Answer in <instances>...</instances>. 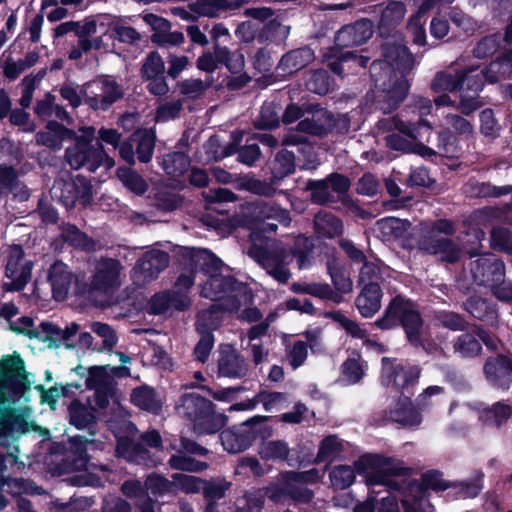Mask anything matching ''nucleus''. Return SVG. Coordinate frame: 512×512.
I'll list each match as a JSON object with an SVG mask.
<instances>
[{
	"label": "nucleus",
	"mask_w": 512,
	"mask_h": 512,
	"mask_svg": "<svg viewBox=\"0 0 512 512\" xmlns=\"http://www.w3.org/2000/svg\"><path fill=\"white\" fill-rule=\"evenodd\" d=\"M383 55V60L372 63L370 71L375 87L383 93L379 97L387 100V105L381 106L386 111L394 109L406 97L409 83L405 73L412 69L414 59L404 45L396 43H386Z\"/></svg>",
	"instance_id": "f257e3e1"
},
{
	"label": "nucleus",
	"mask_w": 512,
	"mask_h": 512,
	"mask_svg": "<svg viewBox=\"0 0 512 512\" xmlns=\"http://www.w3.org/2000/svg\"><path fill=\"white\" fill-rule=\"evenodd\" d=\"M311 251V240L300 235L295 238L293 247L282 241H267L264 245H253L248 255L274 280L284 284L291 277L289 265L293 257L297 258L299 268L304 269L311 264Z\"/></svg>",
	"instance_id": "f03ea898"
},
{
	"label": "nucleus",
	"mask_w": 512,
	"mask_h": 512,
	"mask_svg": "<svg viewBox=\"0 0 512 512\" xmlns=\"http://www.w3.org/2000/svg\"><path fill=\"white\" fill-rule=\"evenodd\" d=\"M190 261L196 269L209 274L201 289V295L214 303L222 305L228 312L239 309L241 299L246 298V288L230 276L222 275V261L205 249H189Z\"/></svg>",
	"instance_id": "7ed1b4c3"
},
{
	"label": "nucleus",
	"mask_w": 512,
	"mask_h": 512,
	"mask_svg": "<svg viewBox=\"0 0 512 512\" xmlns=\"http://www.w3.org/2000/svg\"><path fill=\"white\" fill-rule=\"evenodd\" d=\"M473 65L462 67L458 61L452 70L438 72L432 82L431 90L436 96L434 103L436 106H452L449 93L459 91L460 109L464 114H469L480 107L478 93L483 88L482 78Z\"/></svg>",
	"instance_id": "20e7f679"
},
{
	"label": "nucleus",
	"mask_w": 512,
	"mask_h": 512,
	"mask_svg": "<svg viewBox=\"0 0 512 512\" xmlns=\"http://www.w3.org/2000/svg\"><path fill=\"white\" fill-rule=\"evenodd\" d=\"M407 471L403 462L380 454L361 456L354 466L338 465L330 472L333 487L345 489L355 480V474H363L365 482L371 489L374 486H390L391 475H401Z\"/></svg>",
	"instance_id": "39448f33"
},
{
	"label": "nucleus",
	"mask_w": 512,
	"mask_h": 512,
	"mask_svg": "<svg viewBox=\"0 0 512 512\" xmlns=\"http://www.w3.org/2000/svg\"><path fill=\"white\" fill-rule=\"evenodd\" d=\"M69 139L73 140V144L67 147L65 157L72 168H86L95 172L100 166L106 169L114 166V160L106 154L100 143L92 145L95 139L94 127L83 126L79 129V134L74 131Z\"/></svg>",
	"instance_id": "423d86ee"
},
{
	"label": "nucleus",
	"mask_w": 512,
	"mask_h": 512,
	"mask_svg": "<svg viewBox=\"0 0 512 512\" xmlns=\"http://www.w3.org/2000/svg\"><path fill=\"white\" fill-rule=\"evenodd\" d=\"M401 323L412 344H419L422 333V320L412 303L396 296L385 310L384 316L375 322L381 329H390Z\"/></svg>",
	"instance_id": "0eeeda50"
},
{
	"label": "nucleus",
	"mask_w": 512,
	"mask_h": 512,
	"mask_svg": "<svg viewBox=\"0 0 512 512\" xmlns=\"http://www.w3.org/2000/svg\"><path fill=\"white\" fill-rule=\"evenodd\" d=\"M10 327L18 334L48 342L49 347L73 346L72 337L78 330V324L76 323H71L65 329L49 322H42L39 327H36L34 321L29 317L12 321Z\"/></svg>",
	"instance_id": "6e6552de"
},
{
	"label": "nucleus",
	"mask_w": 512,
	"mask_h": 512,
	"mask_svg": "<svg viewBox=\"0 0 512 512\" xmlns=\"http://www.w3.org/2000/svg\"><path fill=\"white\" fill-rule=\"evenodd\" d=\"M419 375L420 370L417 366L389 358L382 359L381 383L395 396L405 395V392L417 382Z\"/></svg>",
	"instance_id": "1a4fd4ad"
},
{
	"label": "nucleus",
	"mask_w": 512,
	"mask_h": 512,
	"mask_svg": "<svg viewBox=\"0 0 512 512\" xmlns=\"http://www.w3.org/2000/svg\"><path fill=\"white\" fill-rule=\"evenodd\" d=\"M378 128L383 131L398 130L408 139L392 133L386 137L387 146L391 149L409 152L411 149L412 141H417L423 138L422 130L425 129L430 133L431 127L427 121L421 120L417 125L412 124L400 117H392L382 119L378 122Z\"/></svg>",
	"instance_id": "9d476101"
},
{
	"label": "nucleus",
	"mask_w": 512,
	"mask_h": 512,
	"mask_svg": "<svg viewBox=\"0 0 512 512\" xmlns=\"http://www.w3.org/2000/svg\"><path fill=\"white\" fill-rule=\"evenodd\" d=\"M335 125L333 116L324 109H319L313 113L311 118H304L297 125V132H290L283 140V144L286 146L290 145H302L299 149L302 153H310L312 146L306 143V135L319 136L328 132Z\"/></svg>",
	"instance_id": "9b49d317"
},
{
	"label": "nucleus",
	"mask_w": 512,
	"mask_h": 512,
	"mask_svg": "<svg viewBox=\"0 0 512 512\" xmlns=\"http://www.w3.org/2000/svg\"><path fill=\"white\" fill-rule=\"evenodd\" d=\"M194 283L191 275H180L171 291L158 293L151 298L150 309L154 314H161L174 308L184 310L190 306L191 300L188 290Z\"/></svg>",
	"instance_id": "f8f14e48"
},
{
	"label": "nucleus",
	"mask_w": 512,
	"mask_h": 512,
	"mask_svg": "<svg viewBox=\"0 0 512 512\" xmlns=\"http://www.w3.org/2000/svg\"><path fill=\"white\" fill-rule=\"evenodd\" d=\"M83 93L91 108L101 110H106L123 96L121 86L111 77H101L87 83Z\"/></svg>",
	"instance_id": "ddd939ff"
},
{
	"label": "nucleus",
	"mask_w": 512,
	"mask_h": 512,
	"mask_svg": "<svg viewBox=\"0 0 512 512\" xmlns=\"http://www.w3.org/2000/svg\"><path fill=\"white\" fill-rule=\"evenodd\" d=\"M33 263L24 258V252L20 246H12L9 249L6 265V278L3 288L8 291L22 290L31 278Z\"/></svg>",
	"instance_id": "4468645a"
},
{
	"label": "nucleus",
	"mask_w": 512,
	"mask_h": 512,
	"mask_svg": "<svg viewBox=\"0 0 512 512\" xmlns=\"http://www.w3.org/2000/svg\"><path fill=\"white\" fill-rule=\"evenodd\" d=\"M169 256L158 249L147 251L131 272V279L137 286H144L153 280L168 266Z\"/></svg>",
	"instance_id": "2eb2a0df"
},
{
	"label": "nucleus",
	"mask_w": 512,
	"mask_h": 512,
	"mask_svg": "<svg viewBox=\"0 0 512 512\" xmlns=\"http://www.w3.org/2000/svg\"><path fill=\"white\" fill-rule=\"evenodd\" d=\"M122 265L115 259L101 258L95 261L91 276V289L110 293L121 285Z\"/></svg>",
	"instance_id": "dca6fc26"
},
{
	"label": "nucleus",
	"mask_w": 512,
	"mask_h": 512,
	"mask_svg": "<svg viewBox=\"0 0 512 512\" xmlns=\"http://www.w3.org/2000/svg\"><path fill=\"white\" fill-rule=\"evenodd\" d=\"M247 210L251 216L252 225L264 232L277 229V224L266 223L268 220H276L284 226H287L291 221L289 212L272 202L251 203L247 206Z\"/></svg>",
	"instance_id": "f3484780"
},
{
	"label": "nucleus",
	"mask_w": 512,
	"mask_h": 512,
	"mask_svg": "<svg viewBox=\"0 0 512 512\" xmlns=\"http://www.w3.org/2000/svg\"><path fill=\"white\" fill-rule=\"evenodd\" d=\"M143 21L153 31L151 41L159 46H180L185 41L182 32L171 31V23L156 14L147 13L142 16Z\"/></svg>",
	"instance_id": "a211bd4d"
},
{
	"label": "nucleus",
	"mask_w": 512,
	"mask_h": 512,
	"mask_svg": "<svg viewBox=\"0 0 512 512\" xmlns=\"http://www.w3.org/2000/svg\"><path fill=\"white\" fill-rule=\"evenodd\" d=\"M472 276L480 285L492 286L503 278L502 263L493 255H483L470 264Z\"/></svg>",
	"instance_id": "6ab92c4d"
},
{
	"label": "nucleus",
	"mask_w": 512,
	"mask_h": 512,
	"mask_svg": "<svg viewBox=\"0 0 512 512\" xmlns=\"http://www.w3.org/2000/svg\"><path fill=\"white\" fill-rule=\"evenodd\" d=\"M117 438V454L128 461L142 464L145 466H156L160 463L159 459H155L150 452L140 443H135L129 436H121L119 432L114 431Z\"/></svg>",
	"instance_id": "aec40b11"
},
{
	"label": "nucleus",
	"mask_w": 512,
	"mask_h": 512,
	"mask_svg": "<svg viewBox=\"0 0 512 512\" xmlns=\"http://www.w3.org/2000/svg\"><path fill=\"white\" fill-rule=\"evenodd\" d=\"M256 438V432L249 423L224 430L221 435L223 448L229 453H239L251 446Z\"/></svg>",
	"instance_id": "412c9836"
},
{
	"label": "nucleus",
	"mask_w": 512,
	"mask_h": 512,
	"mask_svg": "<svg viewBox=\"0 0 512 512\" xmlns=\"http://www.w3.org/2000/svg\"><path fill=\"white\" fill-rule=\"evenodd\" d=\"M372 35L373 23L370 20L362 19L339 30L335 41L342 47L357 46L366 42Z\"/></svg>",
	"instance_id": "4be33fe9"
},
{
	"label": "nucleus",
	"mask_w": 512,
	"mask_h": 512,
	"mask_svg": "<svg viewBox=\"0 0 512 512\" xmlns=\"http://www.w3.org/2000/svg\"><path fill=\"white\" fill-rule=\"evenodd\" d=\"M248 365L245 359L230 345H224L220 349L218 359L219 375L229 378H241L246 375Z\"/></svg>",
	"instance_id": "5701e85b"
},
{
	"label": "nucleus",
	"mask_w": 512,
	"mask_h": 512,
	"mask_svg": "<svg viewBox=\"0 0 512 512\" xmlns=\"http://www.w3.org/2000/svg\"><path fill=\"white\" fill-rule=\"evenodd\" d=\"M74 275L69 267L62 261H55L48 270V281L51 285L53 297L64 300L73 283Z\"/></svg>",
	"instance_id": "b1692460"
},
{
	"label": "nucleus",
	"mask_w": 512,
	"mask_h": 512,
	"mask_svg": "<svg viewBox=\"0 0 512 512\" xmlns=\"http://www.w3.org/2000/svg\"><path fill=\"white\" fill-rule=\"evenodd\" d=\"M385 417L389 421L408 427L418 426L422 421L421 415L412 407L410 398L406 395L399 396Z\"/></svg>",
	"instance_id": "393cba45"
},
{
	"label": "nucleus",
	"mask_w": 512,
	"mask_h": 512,
	"mask_svg": "<svg viewBox=\"0 0 512 512\" xmlns=\"http://www.w3.org/2000/svg\"><path fill=\"white\" fill-rule=\"evenodd\" d=\"M213 404L195 393H189L183 395L176 404V411L179 416L187 418L193 422V424L200 417H203L204 413L212 408Z\"/></svg>",
	"instance_id": "a878e982"
},
{
	"label": "nucleus",
	"mask_w": 512,
	"mask_h": 512,
	"mask_svg": "<svg viewBox=\"0 0 512 512\" xmlns=\"http://www.w3.org/2000/svg\"><path fill=\"white\" fill-rule=\"evenodd\" d=\"M453 1L454 0H425L421 4L417 14L410 18L407 26L415 44L422 46L426 42V34L423 27L425 23L423 19L424 15L432 9L451 4Z\"/></svg>",
	"instance_id": "bb28decb"
},
{
	"label": "nucleus",
	"mask_w": 512,
	"mask_h": 512,
	"mask_svg": "<svg viewBox=\"0 0 512 512\" xmlns=\"http://www.w3.org/2000/svg\"><path fill=\"white\" fill-rule=\"evenodd\" d=\"M382 292L378 283L363 285L355 300L359 313L366 318L372 317L381 307Z\"/></svg>",
	"instance_id": "cd10ccee"
},
{
	"label": "nucleus",
	"mask_w": 512,
	"mask_h": 512,
	"mask_svg": "<svg viewBox=\"0 0 512 512\" xmlns=\"http://www.w3.org/2000/svg\"><path fill=\"white\" fill-rule=\"evenodd\" d=\"M264 495L274 502H282L287 496L294 500L301 502H308L312 499L313 493L307 488H296L294 483L286 484L282 479V474L279 478V483L267 487Z\"/></svg>",
	"instance_id": "c85d7f7f"
},
{
	"label": "nucleus",
	"mask_w": 512,
	"mask_h": 512,
	"mask_svg": "<svg viewBox=\"0 0 512 512\" xmlns=\"http://www.w3.org/2000/svg\"><path fill=\"white\" fill-rule=\"evenodd\" d=\"M473 66L476 69L473 74L479 73L483 83L484 79L489 83L505 80L512 74V51H508L492 61L484 70H479L477 66Z\"/></svg>",
	"instance_id": "c756f323"
},
{
	"label": "nucleus",
	"mask_w": 512,
	"mask_h": 512,
	"mask_svg": "<svg viewBox=\"0 0 512 512\" xmlns=\"http://www.w3.org/2000/svg\"><path fill=\"white\" fill-rule=\"evenodd\" d=\"M314 58V52L308 47L292 50L281 58L277 69L281 75L292 74L307 66Z\"/></svg>",
	"instance_id": "7c9ffc66"
},
{
	"label": "nucleus",
	"mask_w": 512,
	"mask_h": 512,
	"mask_svg": "<svg viewBox=\"0 0 512 512\" xmlns=\"http://www.w3.org/2000/svg\"><path fill=\"white\" fill-rule=\"evenodd\" d=\"M484 372L489 381L505 388L512 375V359L499 356L496 359L488 360L485 364Z\"/></svg>",
	"instance_id": "2f4dec72"
},
{
	"label": "nucleus",
	"mask_w": 512,
	"mask_h": 512,
	"mask_svg": "<svg viewBox=\"0 0 512 512\" xmlns=\"http://www.w3.org/2000/svg\"><path fill=\"white\" fill-rule=\"evenodd\" d=\"M423 247L431 254H437L441 260L455 262L460 258L461 249L447 238H431L423 243Z\"/></svg>",
	"instance_id": "473e14b6"
},
{
	"label": "nucleus",
	"mask_w": 512,
	"mask_h": 512,
	"mask_svg": "<svg viewBox=\"0 0 512 512\" xmlns=\"http://www.w3.org/2000/svg\"><path fill=\"white\" fill-rule=\"evenodd\" d=\"M74 135V131L65 128L57 122H49L46 130L37 134V143L54 150L62 147L63 140Z\"/></svg>",
	"instance_id": "72a5a7b5"
},
{
	"label": "nucleus",
	"mask_w": 512,
	"mask_h": 512,
	"mask_svg": "<svg viewBox=\"0 0 512 512\" xmlns=\"http://www.w3.org/2000/svg\"><path fill=\"white\" fill-rule=\"evenodd\" d=\"M227 311L222 305L213 303L208 309L198 313L196 328L200 334L211 333L218 328L223 319V313Z\"/></svg>",
	"instance_id": "f704fd0d"
},
{
	"label": "nucleus",
	"mask_w": 512,
	"mask_h": 512,
	"mask_svg": "<svg viewBox=\"0 0 512 512\" xmlns=\"http://www.w3.org/2000/svg\"><path fill=\"white\" fill-rule=\"evenodd\" d=\"M360 269L359 281L365 285L369 283L384 282L386 277H390L391 270L378 259H365Z\"/></svg>",
	"instance_id": "c9c22d12"
},
{
	"label": "nucleus",
	"mask_w": 512,
	"mask_h": 512,
	"mask_svg": "<svg viewBox=\"0 0 512 512\" xmlns=\"http://www.w3.org/2000/svg\"><path fill=\"white\" fill-rule=\"evenodd\" d=\"M315 230L318 235L324 237H335L342 233V222L333 214L325 211L319 212L314 219Z\"/></svg>",
	"instance_id": "e433bc0d"
},
{
	"label": "nucleus",
	"mask_w": 512,
	"mask_h": 512,
	"mask_svg": "<svg viewBox=\"0 0 512 512\" xmlns=\"http://www.w3.org/2000/svg\"><path fill=\"white\" fill-rule=\"evenodd\" d=\"M131 400L136 406L150 412H157L161 408L160 398L152 388L147 386L134 389Z\"/></svg>",
	"instance_id": "4c0bfd02"
},
{
	"label": "nucleus",
	"mask_w": 512,
	"mask_h": 512,
	"mask_svg": "<svg viewBox=\"0 0 512 512\" xmlns=\"http://www.w3.org/2000/svg\"><path fill=\"white\" fill-rule=\"evenodd\" d=\"M108 369L110 371H117L121 376L130 375L128 368H111L110 366L92 367L89 370V375L86 380L87 386L95 390L106 387L110 381Z\"/></svg>",
	"instance_id": "58836bf2"
},
{
	"label": "nucleus",
	"mask_w": 512,
	"mask_h": 512,
	"mask_svg": "<svg viewBox=\"0 0 512 512\" xmlns=\"http://www.w3.org/2000/svg\"><path fill=\"white\" fill-rule=\"evenodd\" d=\"M122 492L127 497L136 499V505L141 512H153V503L149 497H146V491L138 480L124 482Z\"/></svg>",
	"instance_id": "ea45409f"
},
{
	"label": "nucleus",
	"mask_w": 512,
	"mask_h": 512,
	"mask_svg": "<svg viewBox=\"0 0 512 512\" xmlns=\"http://www.w3.org/2000/svg\"><path fill=\"white\" fill-rule=\"evenodd\" d=\"M377 229L386 240L399 239L404 236L409 223L399 218L387 217L378 220Z\"/></svg>",
	"instance_id": "a19ab883"
},
{
	"label": "nucleus",
	"mask_w": 512,
	"mask_h": 512,
	"mask_svg": "<svg viewBox=\"0 0 512 512\" xmlns=\"http://www.w3.org/2000/svg\"><path fill=\"white\" fill-rule=\"evenodd\" d=\"M0 181L3 183L5 189L13 193L14 197L20 201H25L29 198L27 187L17 179L16 172L13 168H1Z\"/></svg>",
	"instance_id": "79ce46f5"
},
{
	"label": "nucleus",
	"mask_w": 512,
	"mask_h": 512,
	"mask_svg": "<svg viewBox=\"0 0 512 512\" xmlns=\"http://www.w3.org/2000/svg\"><path fill=\"white\" fill-rule=\"evenodd\" d=\"M62 237L66 242L70 243L72 246L80 248L85 251L96 250L98 246L97 242H95L93 239L89 238L87 235L82 233L74 225H65L62 229Z\"/></svg>",
	"instance_id": "37998d69"
},
{
	"label": "nucleus",
	"mask_w": 512,
	"mask_h": 512,
	"mask_svg": "<svg viewBox=\"0 0 512 512\" xmlns=\"http://www.w3.org/2000/svg\"><path fill=\"white\" fill-rule=\"evenodd\" d=\"M2 377L10 383L13 379L24 378V361L19 354L5 355L0 361Z\"/></svg>",
	"instance_id": "c03bdc74"
},
{
	"label": "nucleus",
	"mask_w": 512,
	"mask_h": 512,
	"mask_svg": "<svg viewBox=\"0 0 512 512\" xmlns=\"http://www.w3.org/2000/svg\"><path fill=\"white\" fill-rule=\"evenodd\" d=\"M69 414L71 424L78 429L89 427L95 419L92 409L79 400L72 401L69 406Z\"/></svg>",
	"instance_id": "a18cd8bd"
},
{
	"label": "nucleus",
	"mask_w": 512,
	"mask_h": 512,
	"mask_svg": "<svg viewBox=\"0 0 512 512\" xmlns=\"http://www.w3.org/2000/svg\"><path fill=\"white\" fill-rule=\"evenodd\" d=\"M225 423L226 417L222 414L214 413L211 408L204 413L203 417L196 420L194 430L198 434H212L224 427Z\"/></svg>",
	"instance_id": "49530a36"
},
{
	"label": "nucleus",
	"mask_w": 512,
	"mask_h": 512,
	"mask_svg": "<svg viewBox=\"0 0 512 512\" xmlns=\"http://www.w3.org/2000/svg\"><path fill=\"white\" fill-rule=\"evenodd\" d=\"M131 141L137 145L136 152L141 162H149L152 158L155 135L152 131H140L132 135Z\"/></svg>",
	"instance_id": "de8ad7c7"
},
{
	"label": "nucleus",
	"mask_w": 512,
	"mask_h": 512,
	"mask_svg": "<svg viewBox=\"0 0 512 512\" xmlns=\"http://www.w3.org/2000/svg\"><path fill=\"white\" fill-rule=\"evenodd\" d=\"M406 13L405 6L402 2L391 1L382 10L379 22L380 29H390L399 24Z\"/></svg>",
	"instance_id": "09e8293b"
},
{
	"label": "nucleus",
	"mask_w": 512,
	"mask_h": 512,
	"mask_svg": "<svg viewBox=\"0 0 512 512\" xmlns=\"http://www.w3.org/2000/svg\"><path fill=\"white\" fill-rule=\"evenodd\" d=\"M511 415V408L504 403H496L490 408L479 409V419L488 425L500 426Z\"/></svg>",
	"instance_id": "8fccbe9b"
},
{
	"label": "nucleus",
	"mask_w": 512,
	"mask_h": 512,
	"mask_svg": "<svg viewBox=\"0 0 512 512\" xmlns=\"http://www.w3.org/2000/svg\"><path fill=\"white\" fill-rule=\"evenodd\" d=\"M190 165L188 156L182 152L169 153L163 157L162 167L168 175L173 177L185 173Z\"/></svg>",
	"instance_id": "3c124183"
},
{
	"label": "nucleus",
	"mask_w": 512,
	"mask_h": 512,
	"mask_svg": "<svg viewBox=\"0 0 512 512\" xmlns=\"http://www.w3.org/2000/svg\"><path fill=\"white\" fill-rule=\"evenodd\" d=\"M289 454V447L282 440L264 442L259 448V455L262 459L272 461H284Z\"/></svg>",
	"instance_id": "603ef678"
},
{
	"label": "nucleus",
	"mask_w": 512,
	"mask_h": 512,
	"mask_svg": "<svg viewBox=\"0 0 512 512\" xmlns=\"http://www.w3.org/2000/svg\"><path fill=\"white\" fill-rule=\"evenodd\" d=\"M294 168V155L287 150L279 152L271 164L273 177L277 180L293 173Z\"/></svg>",
	"instance_id": "864d4df0"
},
{
	"label": "nucleus",
	"mask_w": 512,
	"mask_h": 512,
	"mask_svg": "<svg viewBox=\"0 0 512 512\" xmlns=\"http://www.w3.org/2000/svg\"><path fill=\"white\" fill-rule=\"evenodd\" d=\"M117 174L122 184L133 193L141 195L146 192L148 185L137 172L129 168H119Z\"/></svg>",
	"instance_id": "5fc2aeb1"
},
{
	"label": "nucleus",
	"mask_w": 512,
	"mask_h": 512,
	"mask_svg": "<svg viewBox=\"0 0 512 512\" xmlns=\"http://www.w3.org/2000/svg\"><path fill=\"white\" fill-rule=\"evenodd\" d=\"M146 494L154 497L174 493L173 480L169 481L159 474H150L145 481Z\"/></svg>",
	"instance_id": "6e6d98bb"
},
{
	"label": "nucleus",
	"mask_w": 512,
	"mask_h": 512,
	"mask_svg": "<svg viewBox=\"0 0 512 512\" xmlns=\"http://www.w3.org/2000/svg\"><path fill=\"white\" fill-rule=\"evenodd\" d=\"M343 442L334 435L324 438L319 446L317 461L332 460L341 455Z\"/></svg>",
	"instance_id": "4d7b16f0"
},
{
	"label": "nucleus",
	"mask_w": 512,
	"mask_h": 512,
	"mask_svg": "<svg viewBox=\"0 0 512 512\" xmlns=\"http://www.w3.org/2000/svg\"><path fill=\"white\" fill-rule=\"evenodd\" d=\"M215 53L217 54V57L220 59V62L225 63V65L231 72L238 73L243 69L244 57L240 52H231L226 47H221L218 44H216Z\"/></svg>",
	"instance_id": "13d9d810"
},
{
	"label": "nucleus",
	"mask_w": 512,
	"mask_h": 512,
	"mask_svg": "<svg viewBox=\"0 0 512 512\" xmlns=\"http://www.w3.org/2000/svg\"><path fill=\"white\" fill-rule=\"evenodd\" d=\"M364 375V367L359 360L348 359L342 365L340 381L345 385L358 383Z\"/></svg>",
	"instance_id": "bf43d9fd"
},
{
	"label": "nucleus",
	"mask_w": 512,
	"mask_h": 512,
	"mask_svg": "<svg viewBox=\"0 0 512 512\" xmlns=\"http://www.w3.org/2000/svg\"><path fill=\"white\" fill-rule=\"evenodd\" d=\"M76 190V178L70 181L58 182L53 187L54 194L67 208L73 207L77 202Z\"/></svg>",
	"instance_id": "052dcab7"
},
{
	"label": "nucleus",
	"mask_w": 512,
	"mask_h": 512,
	"mask_svg": "<svg viewBox=\"0 0 512 512\" xmlns=\"http://www.w3.org/2000/svg\"><path fill=\"white\" fill-rule=\"evenodd\" d=\"M291 289L295 293L310 294L321 299H331L334 295L329 285L321 283H293Z\"/></svg>",
	"instance_id": "680f3d73"
},
{
	"label": "nucleus",
	"mask_w": 512,
	"mask_h": 512,
	"mask_svg": "<svg viewBox=\"0 0 512 512\" xmlns=\"http://www.w3.org/2000/svg\"><path fill=\"white\" fill-rule=\"evenodd\" d=\"M284 399L283 394L279 392L272 393H259L253 400L248 403H240L235 405L233 408L236 410L253 409L258 403H262L266 410L272 409V407L281 402Z\"/></svg>",
	"instance_id": "e2e57ef3"
},
{
	"label": "nucleus",
	"mask_w": 512,
	"mask_h": 512,
	"mask_svg": "<svg viewBox=\"0 0 512 512\" xmlns=\"http://www.w3.org/2000/svg\"><path fill=\"white\" fill-rule=\"evenodd\" d=\"M324 476V471L318 469H310L305 472H285L282 473V479L284 483L290 484H303V483H315Z\"/></svg>",
	"instance_id": "0e129e2a"
},
{
	"label": "nucleus",
	"mask_w": 512,
	"mask_h": 512,
	"mask_svg": "<svg viewBox=\"0 0 512 512\" xmlns=\"http://www.w3.org/2000/svg\"><path fill=\"white\" fill-rule=\"evenodd\" d=\"M368 58L364 56H357L351 52L344 53L339 61H332L329 63L330 69L337 75H341L344 71V65L353 68L356 66L365 67L368 62Z\"/></svg>",
	"instance_id": "69168bd1"
},
{
	"label": "nucleus",
	"mask_w": 512,
	"mask_h": 512,
	"mask_svg": "<svg viewBox=\"0 0 512 512\" xmlns=\"http://www.w3.org/2000/svg\"><path fill=\"white\" fill-rule=\"evenodd\" d=\"M308 188L311 190V197L314 202L326 204L334 201L335 195L326 180L309 182Z\"/></svg>",
	"instance_id": "338daca9"
},
{
	"label": "nucleus",
	"mask_w": 512,
	"mask_h": 512,
	"mask_svg": "<svg viewBox=\"0 0 512 512\" xmlns=\"http://www.w3.org/2000/svg\"><path fill=\"white\" fill-rule=\"evenodd\" d=\"M172 479L174 492L181 490L186 493H194L203 486V482L199 478L191 475L176 473L172 476Z\"/></svg>",
	"instance_id": "774afa93"
}]
</instances>
